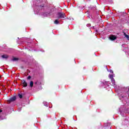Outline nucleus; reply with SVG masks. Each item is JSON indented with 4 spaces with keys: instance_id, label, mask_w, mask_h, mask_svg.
Listing matches in <instances>:
<instances>
[{
    "instance_id": "f257e3e1",
    "label": "nucleus",
    "mask_w": 129,
    "mask_h": 129,
    "mask_svg": "<svg viewBox=\"0 0 129 129\" xmlns=\"http://www.w3.org/2000/svg\"><path fill=\"white\" fill-rule=\"evenodd\" d=\"M57 15L58 19H65V17H66L65 13L63 12H58Z\"/></svg>"
},
{
    "instance_id": "f03ea898",
    "label": "nucleus",
    "mask_w": 129,
    "mask_h": 129,
    "mask_svg": "<svg viewBox=\"0 0 129 129\" xmlns=\"http://www.w3.org/2000/svg\"><path fill=\"white\" fill-rule=\"evenodd\" d=\"M17 99V97L16 96H14L12 97H11L9 100H8V103H11V102H14V101H16Z\"/></svg>"
},
{
    "instance_id": "7ed1b4c3",
    "label": "nucleus",
    "mask_w": 129,
    "mask_h": 129,
    "mask_svg": "<svg viewBox=\"0 0 129 129\" xmlns=\"http://www.w3.org/2000/svg\"><path fill=\"white\" fill-rule=\"evenodd\" d=\"M109 39L111 40V41H114V40H116V36L115 35H110L109 37Z\"/></svg>"
},
{
    "instance_id": "20e7f679",
    "label": "nucleus",
    "mask_w": 129,
    "mask_h": 129,
    "mask_svg": "<svg viewBox=\"0 0 129 129\" xmlns=\"http://www.w3.org/2000/svg\"><path fill=\"white\" fill-rule=\"evenodd\" d=\"M22 83L23 84V87H27L28 86V83L25 80L22 81Z\"/></svg>"
},
{
    "instance_id": "39448f33",
    "label": "nucleus",
    "mask_w": 129,
    "mask_h": 129,
    "mask_svg": "<svg viewBox=\"0 0 129 129\" xmlns=\"http://www.w3.org/2000/svg\"><path fill=\"white\" fill-rule=\"evenodd\" d=\"M2 57L4 59H8V58H9V55L7 54H3L2 55Z\"/></svg>"
},
{
    "instance_id": "423d86ee",
    "label": "nucleus",
    "mask_w": 129,
    "mask_h": 129,
    "mask_svg": "<svg viewBox=\"0 0 129 129\" xmlns=\"http://www.w3.org/2000/svg\"><path fill=\"white\" fill-rule=\"evenodd\" d=\"M35 84L36 85H41V84H42V83L41 82L37 81L35 83Z\"/></svg>"
},
{
    "instance_id": "0eeeda50",
    "label": "nucleus",
    "mask_w": 129,
    "mask_h": 129,
    "mask_svg": "<svg viewBox=\"0 0 129 129\" xmlns=\"http://www.w3.org/2000/svg\"><path fill=\"white\" fill-rule=\"evenodd\" d=\"M111 81L112 83V85H114V84H115V80H114V79H111Z\"/></svg>"
},
{
    "instance_id": "6e6552de",
    "label": "nucleus",
    "mask_w": 129,
    "mask_h": 129,
    "mask_svg": "<svg viewBox=\"0 0 129 129\" xmlns=\"http://www.w3.org/2000/svg\"><path fill=\"white\" fill-rule=\"evenodd\" d=\"M30 87H33V86H34V82H33V81L30 82Z\"/></svg>"
},
{
    "instance_id": "1a4fd4ad",
    "label": "nucleus",
    "mask_w": 129,
    "mask_h": 129,
    "mask_svg": "<svg viewBox=\"0 0 129 129\" xmlns=\"http://www.w3.org/2000/svg\"><path fill=\"white\" fill-rule=\"evenodd\" d=\"M19 60V58L14 57L12 61H18Z\"/></svg>"
},
{
    "instance_id": "9d476101",
    "label": "nucleus",
    "mask_w": 129,
    "mask_h": 129,
    "mask_svg": "<svg viewBox=\"0 0 129 129\" xmlns=\"http://www.w3.org/2000/svg\"><path fill=\"white\" fill-rule=\"evenodd\" d=\"M18 96H19V98H20V99L23 98V95H22L21 94H19Z\"/></svg>"
},
{
    "instance_id": "9b49d317",
    "label": "nucleus",
    "mask_w": 129,
    "mask_h": 129,
    "mask_svg": "<svg viewBox=\"0 0 129 129\" xmlns=\"http://www.w3.org/2000/svg\"><path fill=\"white\" fill-rule=\"evenodd\" d=\"M124 35L125 38H126L128 40V39H129V36H128V35H126V34H125V33H124Z\"/></svg>"
},
{
    "instance_id": "f8f14e48",
    "label": "nucleus",
    "mask_w": 129,
    "mask_h": 129,
    "mask_svg": "<svg viewBox=\"0 0 129 129\" xmlns=\"http://www.w3.org/2000/svg\"><path fill=\"white\" fill-rule=\"evenodd\" d=\"M109 78H110V79H113V75H110V76H109Z\"/></svg>"
},
{
    "instance_id": "ddd939ff",
    "label": "nucleus",
    "mask_w": 129,
    "mask_h": 129,
    "mask_svg": "<svg viewBox=\"0 0 129 129\" xmlns=\"http://www.w3.org/2000/svg\"><path fill=\"white\" fill-rule=\"evenodd\" d=\"M59 23V21H58V20H55V21H54V24H58V23Z\"/></svg>"
},
{
    "instance_id": "4468645a",
    "label": "nucleus",
    "mask_w": 129,
    "mask_h": 129,
    "mask_svg": "<svg viewBox=\"0 0 129 129\" xmlns=\"http://www.w3.org/2000/svg\"><path fill=\"white\" fill-rule=\"evenodd\" d=\"M30 78H32V77H31V76H29L27 77V79H28V80H30Z\"/></svg>"
},
{
    "instance_id": "2eb2a0df",
    "label": "nucleus",
    "mask_w": 129,
    "mask_h": 129,
    "mask_svg": "<svg viewBox=\"0 0 129 129\" xmlns=\"http://www.w3.org/2000/svg\"><path fill=\"white\" fill-rule=\"evenodd\" d=\"M1 112H3V110L0 109V113H1Z\"/></svg>"
},
{
    "instance_id": "dca6fc26",
    "label": "nucleus",
    "mask_w": 129,
    "mask_h": 129,
    "mask_svg": "<svg viewBox=\"0 0 129 129\" xmlns=\"http://www.w3.org/2000/svg\"><path fill=\"white\" fill-rule=\"evenodd\" d=\"M111 73H113V71H110Z\"/></svg>"
}]
</instances>
